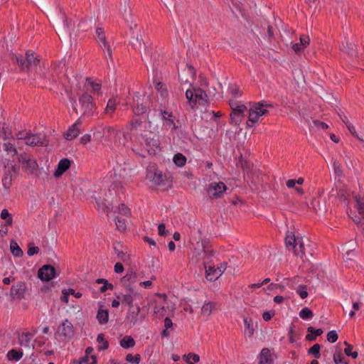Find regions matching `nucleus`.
I'll list each match as a JSON object with an SVG mask.
<instances>
[{
  "label": "nucleus",
  "instance_id": "nucleus-17",
  "mask_svg": "<svg viewBox=\"0 0 364 364\" xmlns=\"http://www.w3.org/2000/svg\"><path fill=\"white\" fill-rule=\"evenodd\" d=\"M96 318L101 325H105L109 321V310L103 304H99Z\"/></svg>",
  "mask_w": 364,
  "mask_h": 364
},
{
  "label": "nucleus",
  "instance_id": "nucleus-20",
  "mask_svg": "<svg viewBox=\"0 0 364 364\" xmlns=\"http://www.w3.org/2000/svg\"><path fill=\"white\" fill-rule=\"evenodd\" d=\"M205 277L209 281H215L220 275V270H218L217 267L210 264H205Z\"/></svg>",
  "mask_w": 364,
  "mask_h": 364
},
{
  "label": "nucleus",
  "instance_id": "nucleus-2",
  "mask_svg": "<svg viewBox=\"0 0 364 364\" xmlns=\"http://www.w3.org/2000/svg\"><path fill=\"white\" fill-rule=\"evenodd\" d=\"M272 107V104L264 100L251 103L249 109V117L247 122V126L252 127L260 120V117L266 116L268 114V109Z\"/></svg>",
  "mask_w": 364,
  "mask_h": 364
},
{
  "label": "nucleus",
  "instance_id": "nucleus-37",
  "mask_svg": "<svg viewBox=\"0 0 364 364\" xmlns=\"http://www.w3.org/2000/svg\"><path fill=\"white\" fill-rule=\"evenodd\" d=\"M174 164L178 167H183L186 163V158L181 153L174 155L173 158Z\"/></svg>",
  "mask_w": 364,
  "mask_h": 364
},
{
  "label": "nucleus",
  "instance_id": "nucleus-64",
  "mask_svg": "<svg viewBox=\"0 0 364 364\" xmlns=\"http://www.w3.org/2000/svg\"><path fill=\"white\" fill-rule=\"evenodd\" d=\"M114 272L117 274L122 273L124 271V267L122 263L117 262L114 267Z\"/></svg>",
  "mask_w": 364,
  "mask_h": 364
},
{
  "label": "nucleus",
  "instance_id": "nucleus-58",
  "mask_svg": "<svg viewBox=\"0 0 364 364\" xmlns=\"http://www.w3.org/2000/svg\"><path fill=\"white\" fill-rule=\"evenodd\" d=\"M145 111H146V107L144 106H143L142 105H137L136 107H134L133 109V112L135 114H142Z\"/></svg>",
  "mask_w": 364,
  "mask_h": 364
},
{
  "label": "nucleus",
  "instance_id": "nucleus-57",
  "mask_svg": "<svg viewBox=\"0 0 364 364\" xmlns=\"http://www.w3.org/2000/svg\"><path fill=\"white\" fill-rule=\"evenodd\" d=\"M300 44L305 48L310 42L309 37L308 36L302 35L299 38Z\"/></svg>",
  "mask_w": 364,
  "mask_h": 364
},
{
  "label": "nucleus",
  "instance_id": "nucleus-62",
  "mask_svg": "<svg viewBox=\"0 0 364 364\" xmlns=\"http://www.w3.org/2000/svg\"><path fill=\"white\" fill-rule=\"evenodd\" d=\"M291 48L296 53H299L304 50V48L300 43H294Z\"/></svg>",
  "mask_w": 364,
  "mask_h": 364
},
{
  "label": "nucleus",
  "instance_id": "nucleus-1",
  "mask_svg": "<svg viewBox=\"0 0 364 364\" xmlns=\"http://www.w3.org/2000/svg\"><path fill=\"white\" fill-rule=\"evenodd\" d=\"M142 122L139 119L131 121L126 127L130 131L132 150L144 157L145 153L157 146V142L154 139V134L149 130L142 132Z\"/></svg>",
  "mask_w": 364,
  "mask_h": 364
},
{
  "label": "nucleus",
  "instance_id": "nucleus-26",
  "mask_svg": "<svg viewBox=\"0 0 364 364\" xmlns=\"http://www.w3.org/2000/svg\"><path fill=\"white\" fill-rule=\"evenodd\" d=\"M118 104H119V101H117L116 98L112 97V98L109 99L104 112L106 114L112 116V114H114V112H115V110L117 109V105Z\"/></svg>",
  "mask_w": 364,
  "mask_h": 364
},
{
  "label": "nucleus",
  "instance_id": "nucleus-12",
  "mask_svg": "<svg viewBox=\"0 0 364 364\" xmlns=\"http://www.w3.org/2000/svg\"><path fill=\"white\" fill-rule=\"evenodd\" d=\"M212 253L213 250L208 247V242L205 240L198 241L194 245V254L200 258L212 256Z\"/></svg>",
  "mask_w": 364,
  "mask_h": 364
},
{
  "label": "nucleus",
  "instance_id": "nucleus-19",
  "mask_svg": "<svg viewBox=\"0 0 364 364\" xmlns=\"http://www.w3.org/2000/svg\"><path fill=\"white\" fill-rule=\"evenodd\" d=\"M257 359L259 360L258 364H274L272 353L269 348H263L260 351Z\"/></svg>",
  "mask_w": 364,
  "mask_h": 364
},
{
  "label": "nucleus",
  "instance_id": "nucleus-60",
  "mask_svg": "<svg viewBox=\"0 0 364 364\" xmlns=\"http://www.w3.org/2000/svg\"><path fill=\"white\" fill-rule=\"evenodd\" d=\"M333 166V169H334L335 173L337 175L340 176L342 173L341 164L338 161H334Z\"/></svg>",
  "mask_w": 364,
  "mask_h": 364
},
{
  "label": "nucleus",
  "instance_id": "nucleus-13",
  "mask_svg": "<svg viewBox=\"0 0 364 364\" xmlns=\"http://www.w3.org/2000/svg\"><path fill=\"white\" fill-rule=\"evenodd\" d=\"M18 161L21 164L23 169L28 173H33L38 168L36 161L27 157L25 154L20 155Z\"/></svg>",
  "mask_w": 364,
  "mask_h": 364
},
{
  "label": "nucleus",
  "instance_id": "nucleus-11",
  "mask_svg": "<svg viewBox=\"0 0 364 364\" xmlns=\"http://www.w3.org/2000/svg\"><path fill=\"white\" fill-rule=\"evenodd\" d=\"M159 297L162 299V301L158 302L154 306V314L164 316L168 312H172L173 311V306L166 300V296L165 294H159Z\"/></svg>",
  "mask_w": 364,
  "mask_h": 364
},
{
  "label": "nucleus",
  "instance_id": "nucleus-48",
  "mask_svg": "<svg viewBox=\"0 0 364 364\" xmlns=\"http://www.w3.org/2000/svg\"><path fill=\"white\" fill-rule=\"evenodd\" d=\"M114 212L124 216H129L131 214L130 209L123 203L119 205Z\"/></svg>",
  "mask_w": 364,
  "mask_h": 364
},
{
  "label": "nucleus",
  "instance_id": "nucleus-34",
  "mask_svg": "<svg viewBox=\"0 0 364 364\" xmlns=\"http://www.w3.org/2000/svg\"><path fill=\"white\" fill-rule=\"evenodd\" d=\"M135 341L131 336H126L120 341V346L125 349L134 347Z\"/></svg>",
  "mask_w": 364,
  "mask_h": 364
},
{
  "label": "nucleus",
  "instance_id": "nucleus-54",
  "mask_svg": "<svg viewBox=\"0 0 364 364\" xmlns=\"http://www.w3.org/2000/svg\"><path fill=\"white\" fill-rule=\"evenodd\" d=\"M338 336L336 331H331L327 334V340L330 343H335L338 340Z\"/></svg>",
  "mask_w": 364,
  "mask_h": 364
},
{
  "label": "nucleus",
  "instance_id": "nucleus-14",
  "mask_svg": "<svg viewBox=\"0 0 364 364\" xmlns=\"http://www.w3.org/2000/svg\"><path fill=\"white\" fill-rule=\"evenodd\" d=\"M160 114L163 120V127L166 129L176 130L178 129L175 123V117L173 115L172 112L166 110H161Z\"/></svg>",
  "mask_w": 364,
  "mask_h": 364
},
{
  "label": "nucleus",
  "instance_id": "nucleus-38",
  "mask_svg": "<svg viewBox=\"0 0 364 364\" xmlns=\"http://www.w3.org/2000/svg\"><path fill=\"white\" fill-rule=\"evenodd\" d=\"M245 323V333L249 337H251L254 333V328L252 323V320L248 318H244Z\"/></svg>",
  "mask_w": 364,
  "mask_h": 364
},
{
  "label": "nucleus",
  "instance_id": "nucleus-52",
  "mask_svg": "<svg viewBox=\"0 0 364 364\" xmlns=\"http://www.w3.org/2000/svg\"><path fill=\"white\" fill-rule=\"evenodd\" d=\"M296 292L299 295L301 299H305L308 296V292L306 287L304 285H299L296 289Z\"/></svg>",
  "mask_w": 364,
  "mask_h": 364
},
{
  "label": "nucleus",
  "instance_id": "nucleus-55",
  "mask_svg": "<svg viewBox=\"0 0 364 364\" xmlns=\"http://www.w3.org/2000/svg\"><path fill=\"white\" fill-rule=\"evenodd\" d=\"M346 127H347V128H348V131L350 132V134H351L353 136L356 137L359 141H362V142H363V141H364L363 139L360 138V137L358 136V134H357V132H356V131H355V129L354 126H353L351 123L348 124Z\"/></svg>",
  "mask_w": 364,
  "mask_h": 364
},
{
  "label": "nucleus",
  "instance_id": "nucleus-18",
  "mask_svg": "<svg viewBox=\"0 0 364 364\" xmlns=\"http://www.w3.org/2000/svg\"><path fill=\"white\" fill-rule=\"evenodd\" d=\"M26 289V284L22 282H18L11 287L10 294L14 298L21 299L23 297Z\"/></svg>",
  "mask_w": 364,
  "mask_h": 364
},
{
  "label": "nucleus",
  "instance_id": "nucleus-63",
  "mask_svg": "<svg viewBox=\"0 0 364 364\" xmlns=\"http://www.w3.org/2000/svg\"><path fill=\"white\" fill-rule=\"evenodd\" d=\"M30 132H19L17 134V139L18 140H24L26 141V138L28 136Z\"/></svg>",
  "mask_w": 364,
  "mask_h": 364
},
{
  "label": "nucleus",
  "instance_id": "nucleus-41",
  "mask_svg": "<svg viewBox=\"0 0 364 364\" xmlns=\"http://www.w3.org/2000/svg\"><path fill=\"white\" fill-rule=\"evenodd\" d=\"M140 312L139 306H136V309L134 310L129 309L127 313V318L130 319L131 322L135 323L137 321V316L139 313Z\"/></svg>",
  "mask_w": 364,
  "mask_h": 364
},
{
  "label": "nucleus",
  "instance_id": "nucleus-43",
  "mask_svg": "<svg viewBox=\"0 0 364 364\" xmlns=\"http://www.w3.org/2000/svg\"><path fill=\"white\" fill-rule=\"evenodd\" d=\"M320 349V345L316 343L309 349L308 352L309 353L312 354L316 359H318L321 357Z\"/></svg>",
  "mask_w": 364,
  "mask_h": 364
},
{
  "label": "nucleus",
  "instance_id": "nucleus-49",
  "mask_svg": "<svg viewBox=\"0 0 364 364\" xmlns=\"http://www.w3.org/2000/svg\"><path fill=\"white\" fill-rule=\"evenodd\" d=\"M4 149L8 154H11L12 155H16L17 154L15 146L10 142L4 143Z\"/></svg>",
  "mask_w": 364,
  "mask_h": 364
},
{
  "label": "nucleus",
  "instance_id": "nucleus-33",
  "mask_svg": "<svg viewBox=\"0 0 364 364\" xmlns=\"http://www.w3.org/2000/svg\"><path fill=\"white\" fill-rule=\"evenodd\" d=\"M215 307V304L211 301H205L201 308V314L203 316H208Z\"/></svg>",
  "mask_w": 364,
  "mask_h": 364
},
{
  "label": "nucleus",
  "instance_id": "nucleus-6",
  "mask_svg": "<svg viewBox=\"0 0 364 364\" xmlns=\"http://www.w3.org/2000/svg\"><path fill=\"white\" fill-rule=\"evenodd\" d=\"M15 60L22 70H28L33 66H36L39 63V59L34 56L33 53L28 50L26 55H15Z\"/></svg>",
  "mask_w": 364,
  "mask_h": 364
},
{
  "label": "nucleus",
  "instance_id": "nucleus-23",
  "mask_svg": "<svg viewBox=\"0 0 364 364\" xmlns=\"http://www.w3.org/2000/svg\"><path fill=\"white\" fill-rule=\"evenodd\" d=\"M70 161L68 159H61L58 165V168L54 175L56 177L62 176L70 167Z\"/></svg>",
  "mask_w": 364,
  "mask_h": 364
},
{
  "label": "nucleus",
  "instance_id": "nucleus-35",
  "mask_svg": "<svg viewBox=\"0 0 364 364\" xmlns=\"http://www.w3.org/2000/svg\"><path fill=\"white\" fill-rule=\"evenodd\" d=\"M117 298L121 301L122 304H125L128 306H132L134 301L133 296L130 294H119L117 296Z\"/></svg>",
  "mask_w": 364,
  "mask_h": 364
},
{
  "label": "nucleus",
  "instance_id": "nucleus-51",
  "mask_svg": "<svg viewBox=\"0 0 364 364\" xmlns=\"http://www.w3.org/2000/svg\"><path fill=\"white\" fill-rule=\"evenodd\" d=\"M141 360V356L139 354L133 355L132 354H127L126 356V360L131 363L139 364Z\"/></svg>",
  "mask_w": 364,
  "mask_h": 364
},
{
  "label": "nucleus",
  "instance_id": "nucleus-44",
  "mask_svg": "<svg viewBox=\"0 0 364 364\" xmlns=\"http://www.w3.org/2000/svg\"><path fill=\"white\" fill-rule=\"evenodd\" d=\"M294 252L296 255H304L305 254L304 243L301 239L298 240V245L294 249Z\"/></svg>",
  "mask_w": 364,
  "mask_h": 364
},
{
  "label": "nucleus",
  "instance_id": "nucleus-31",
  "mask_svg": "<svg viewBox=\"0 0 364 364\" xmlns=\"http://www.w3.org/2000/svg\"><path fill=\"white\" fill-rule=\"evenodd\" d=\"M23 355L22 350L11 349L7 353V358L9 360H20Z\"/></svg>",
  "mask_w": 364,
  "mask_h": 364
},
{
  "label": "nucleus",
  "instance_id": "nucleus-29",
  "mask_svg": "<svg viewBox=\"0 0 364 364\" xmlns=\"http://www.w3.org/2000/svg\"><path fill=\"white\" fill-rule=\"evenodd\" d=\"M354 200L356 203V209L358 213L362 215L364 219V197L361 195H354Z\"/></svg>",
  "mask_w": 364,
  "mask_h": 364
},
{
  "label": "nucleus",
  "instance_id": "nucleus-39",
  "mask_svg": "<svg viewBox=\"0 0 364 364\" xmlns=\"http://www.w3.org/2000/svg\"><path fill=\"white\" fill-rule=\"evenodd\" d=\"M96 283L103 284V285L100 288V291L101 293L105 292L107 289L112 290L114 288V286L112 284L108 283L107 280L105 279H98L96 280Z\"/></svg>",
  "mask_w": 364,
  "mask_h": 364
},
{
  "label": "nucleus",
  "instance_id": "nucleus-46",
  "mask_svg": "<svg viewBox=\"0 0 364 364\" xmlns=\"http://www.w3.org/2000/svg\"><path fill=\"white\" fill-rule=\"evenodd\" d=\"M228 92L235 97H237L242 95V92L240 90L239 87L232 84L228 87Z\"/></svg>",
  "mask_w": 364,
  "mask_h": 364
},
{
  "label": "nucleus",
  "instance_id": "nucleus-59",
  "mask_svg": "<svg viewBox=\"0 0 364 364\" xmlns=\"http://www.w3.org/2000/svg\"><path fill=\"white\" fill-rule=\"evenodd\" d=\"M166 233L167 230H166L165 225L160 223L158 226V234L161 236H164Z\"/></svg>",
  "mask_w": 364,
  "mask_h": 364
},
{
  "label": "nucleus",
  "instance_id": "nucleus-21",
  "mask_svg": "<svg viewBox=\"0 0 364 364\" xmlns=\"http://www.w3.org/2000/svg\"><path fill=\"white\" fill-rule=\"evenodd\" d=\"M105 97L101 83L92 81V99L95 98L98 101H102L105 100Z\"/></svg>",
  "mask_w": 364,
  "mask_h": 364
},
{
  "label": "nucleus",
  "instance_id": "nucleus-5",
  "mask_svg": "<svg viewBox=\"0 0 364 364\" xmlns=\"http://www.w3.org/2000/svg\"><path fill=\"white\" fill-rule=\"evenodd\" d=\"M95 41L101 50L103 51L106 58H112V50L109 42L107 40L104 29L97 28L95 31Z\"/></svg>",
  "mask_w": 364,
  "mask_h": 364
},
{
  "label": "nucleus",
  "instance_id": "nucleus-42",
  "mask_svg": "<svg viewBox=\"0 0 364 364\" xmlns=\"http://www.w3.org/2000/svg\"><path fill=\"white\" fill-rule=\"evenodd\" d=\"M299 316L304 320L311 319L313 317V312L309 308L305 307L299 311Z\"/></svg>",
  "mask_w": 364,
  "mask_h": 364
},
{
  "label": "nucleus",
  "instance_id": "nucleus-50",
  "mask_svg": "<svg viewBox=\"0 0 364 364\" xmlns=\"http://www.w3.org/2000/svg\"><path fill=\"white\" fill-rule=\"evenodd\" d=\"M90 98L91 95L88 94H85L80 98V102L82 104L83 107H85L86 109H89V106L90 104Z\"/></svg>",
  "mask_w": 364,
  "mask_h": 364
},
{
  "label": "nucleus",
  "instance_id": "nucleus-45",
  "mask_svg": "<svg viewBox=\"0 0 364 364\" xmlns=\"http://www.w3.org/2000/svg\"><path fill=\"white\" fill-rule=\"evenodd\" d=\"M11 252L15 257H21L23 255V251L19 247L18 244L16 242H11Z\"/></svg>",
  "mask_w": 364,
  "mask_h": 364
},
{
  "label": "nucleus",
  "instance_id": "nucleus-53",
  "mask_svg": "<svg viewBox=\"0 0 364 364\" xmlns=\"http://www.w3.org/2000/svg\"><path fill=\"white\" fill-rule=\"evenodd\" d=\"M1 218L3 220H6V223L8 224H11V223H12V218H11L10 213H9V211L6 209H4V210H1Z\"/></svg>",
  "mask_w": 364,
  "mask_h": 364
},
{
  "label": "nucleus",
  "instance_id": "nucleus-28",
  "mask_svg": "<svg viewBox=\"0 0 364 364\" xmlns=\"http://www.w3.org/2000/svg\"><path fill=\"white\" fill-rule=\"evenodd\" d=\"M33 335L31 333H23L19 336L18 341L19 344L26 348L31 347V341L33 338Z\"/></svg>",
  "mask_w": 364,
  "mask_h": 364
},
{
  "label": "nucleus",
  "instance_id": "nucleus-8",
  "mask_svg": "<svg viewBox=\"0 0 364 364\" xmlns=\"http://www.w3.org/2000/svg\"><path fill=\"white\" fill-rule=\"evenodd\" d=\"M146 178L155 186H160L164 182V176L155 164L150 165L146 169Z\"/></svg>",
  "mask_w": 364,
  "mask_h": 364
},
{
  "label": "nucleus",
  "instance_id": "nucleus-15",
  "mask_svg": "<svg viewBox=\"0 0 364 364\" xmlns=\"http://www.w3.org/2000/svg\"><path fill=\"white\" fill-rule=\"evenodd\" d=\"M38 276L42 281H50L55 277V269L51 265H44L39 269Z\"/></svg>",
  "mask_w": 364,
  "mask_h": 364
},
{
  "label": "nucleus",
  "instance_id": "nucleus-3",
  "mask_svg": "<svg viewBox=\"0 0 364 364\" xmlns=\"http://www.w3.org/2000/svg\"><path fill=\"white\" fill-rule=\"evenodd\" d=\"M186 97L191 108H194L196 105L206 106L208 105V95L204 90L200 88L187 90Z\"/></svg>",
  "mask_w": 364,
  "mask_h": 364
},
{
  "label": "nucleus",
  "instance_id": "nucleus-16",
  "mask_svg": "<svg viewBox=\"0 0 364 364\" xmlns=\"http://www.w3.org/2000/svg\"><path fill=\"white\" fill-rule=\"evenodd\" d=\"M45 139L46 135L43 133L33 134L30 132L25 143L31 146H43Z\"/></svg>",
  "mask_w": 364,
  "mask_h": 364
},
{
  "label": "nucleus",
  "instance_id": "nucleus-10",
  "mask_svg": "<svg viewBox=\"0 0 364 364\" xmlns=\"http://www.w3.org/2000/svg\"><path fill=\"white\" fill-rule=\"evenodd\" d=\"M227 186L223 182H212L207 187V193L210 198H220L225 191Z\"/></svg>",
  "mask_w": 364,
  "mask_h": 364
},
{
  "label": "nucleus",
  "instance_id": "nucleus-7",
  "mask_svg": "<svg viewBox=\"0 0 364 364\" xmlns=\"http://www.w3.org/2000/svg\"><path fill=\"white\" fill-rule=\"evenodd\" d=\"M96 138L105 137L107 140L110 139V137L113 135L119 138L118 141H115L117 146H124L125 145V136L119 132H116L112 127H106L103 129V134H101L100 132H96L94 133Z\"/></svg>",
  "mask_w": 364,
  "mask_h": 364
},
{
  "label": "nucleus",
  "instance_id": "nucleus-56",
  "mask_svg": "<svg viewBox=\"0 0 364 364\" xmlns=\"http://www.w3.org/2000/svg\"><path fill=\"white\" fill-rule=\"evenodd\" d=\"M333 360L336 364H348L346 358H343L340 354H334Z\"/></svg>",
  "mask_w": 364,
  "mask_h": 364
},
{
  "label": "nucleus",
  "instance_id": "nucleus-22",
  "mask_svg": "<svg viewBox=\"0 0 364 364\" xmlns=\"http://www.w3.org/2000/svg\"><path fill=\"white\" fill-rule=\"evenodd\" d=\"M114 250L115 254L117 255V258L121 261L126 262L129 260V255L127 253V251H125V250H124V247L121 245H115L114 246Z\"/></svg>",
  "mask_w": 364,
  "mask_h": 364
},
{
  "label": "nucleus",
  "instance_id": "nucleus-9",
  "mask_svg": "<svg viewBox=\"0 0 364 364\" xmlns=\"http://www.w3.org/2000/svg\"><path fill=\"white\" fill-rule=\"evenodd\" d=\"M73 326L68 319L60 323L55 332L56 337L65 341L70 339L73 336Z\"/></svg>",
  "mask_w": 364,
  "mask_h": 364
},
{
  "label": "nucleus",
  "instance_id": "nucleus-25",
  "mask_svg": "<svg viewBox=\"0 0 364 364\" xmlns=\"http://www.w3.org/2000/svg\"><path fill=\"white\" fill-rule=\"evenodd\" d=\"M130 0H125L124 4L121 7L120 11L123 15L125 21L127 22L132 21V14L130 8Z\"/></svg>",
  "mask_w": 364,
  "mask_h": 364
},
{
  "label": "nucleus",
  "instance_id": "nucleus-32",
  "mask_svg": "<svg viewBox=\"0 0 364 364\" xmlns=\"http://www.w3.org/2000/svg\"><path fill=\"white\" fill-rule=\"evenodd\" d=\"M91 353V346H89L85 350V355L80 358L78 360H74L70 364H91L89 362V355Z\"/></svg>",
  "mask_w": 364,
  "mask_h": 364
},
{
  "label": "nucleus",
  "instance_id": "nucleus-30",
  "mask_svg": "<svg viewBox=\"0 0 364 364\" xmlns=\"http://www.w3.org/2000/svg\"><path fill=\"white\" fill-rule=\"evenodd\" d=\"M307 331L309 333L306 336V339L310 341L316 340V336H319L323 333L321 328L315 329L311 326L308 327Z\"/></svg>",
  "mask_w": 364,
  "mask_h": 364
},
{
  "label": "nucleus",
  "instance_id": "nucleus-40",
  "mask_svg": "<svg viewBox=\"0 0 364 364\" xmlns=\"http://www.w3.org/2000/svg\"><path fill=\"white\" fill-rule=\"evenodd\" d=\"M75 291L73 289H63L60 299L63 302L68 304L70 300V296H74Z\"/></svg>",
  "mask_w": 364,
  "mask_h": 364
},
{
  "label": "nucleus",
  "instance_id": "nucleus-4",
  "mask_svg": "<svg viewBox=\"0 0 364 364\" xmlns=\"http://www.w3.org/2000/svg\"><path fill=\"white\" fill-rule=\"evenodd\" d=\"M230 107L232 109L230 114L231 122L235 125H239L243 118V114L247 110V107L241 102L230 100L229 101Z\"/></svg>",
  "mask_w": 364,
  "mask_h": 364
},
{
  "label": "nucleus",
  "instance_id": "nucleus-27",
  "mask_svg": "<svg viewBox=\"0 0 364 364\" xmlns=\"http://www.w3.org/2000/svg\"><path fill=\"white\" fill-rule=\"evenodd\" d=\"M299 239V238H296L295 235L292 232H288L285 238V243L287 247L289 250H294V249L298 245Z\"/></svg>",
  "mask_w": 364,
  "mask_h": 364
},
{
  "label": "nucleus",
  "instance_id": "nucleus-47",
  "mask_svg": "<svg viewBox=\"0 0 364 364\" xmlns=\"http://www.w3.org/2000/svg\"><path fill=\"white\" fill-rule=\"evenodd\" d=\"M117 229L119 231H124L127 228L126 221L124 219H122L119 217H116L114 219Z\"/></svg>",
  "mask_w": 364,
  "mask_h": 364
},
{
  "label": "nucleus",
  "instance_id": "nucleus-36",
  "mask_svg": "<svg viewBox=\"0 0 364 364\" xmlns=\"http://www.w3.org/2000/svg\"><path fill=\"white\" fill-rule=\"evenodd\" d=\"M97 342L98 343L97 348L99 350H103L109 347V343L105 339V336L102 333H100L97 337Z\"/></svg>",
  "mask_w": 364,
  "mask_h": 364
},
{
  "label": "nucleus",
  "instance_id": "nucleus-61",
  "mask_svg": "<svg viewBox=\"0 0 364 364\" xmlns=\"http://www.w3.org/2000/svg\"><path fill=\"white\" fill-rule=\"evenodd\" d=\"M39 252V248L38 247H29L27 251V254L28 256H33L36 254H38Z\"/></svg>",
  "mask_w": 364,
  "mask_h": 364
},
{
  "label": "nucleus",
  "instance_id": "nucleus-24",
  "mask_svg": "<svg viewBox=\"0 0 364 364\" xmlns=\"http://www.w3.org/2000/svg\"><path fill=\"white\" fill-rule=\"evenodd\" d=\"M80 124V122H76L65 134V138L67 140H72L75 139L77 136H78L80 131L78 126Z\"/></svg>",
  "mask_w": 364,
  "mask_h": 364
}]
</instances>
